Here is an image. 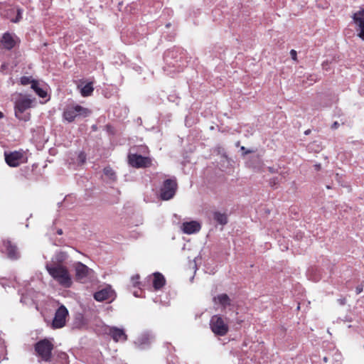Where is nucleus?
Masks as SVG:
<instances>
[{
	"label": "nucleus",
	"mask_w": 364,
	"mask_h": 364,
	"mask_svg": "<svg viewBox=\"0 0 364 364\" xmlns=\"http://www.w3.org/2000/svg\"><path fill=\"white\" fill-rule=\"evenodd\" d=\"M52 340L53 339L43 338L34 344L36 355L43 361L50 362L51 360L52 351L54 348Z\"/></svg>",
	"instance_id": "f03ea898"
},
{
	"label": "nucleus",
	"mask_w": 364,
	"mask_h": 364,
	"mask_svg": "<svg viewBox=\"0 0 364 364\" xmlns=\"http://www.w3.org/2000/svg\"><path fill=\"white\" fill-rule=\"evenodd\" d=\"M241 149H242V150H244V149H245V147H244V146H242V147H241Z\"/></svg>",
	"instance_id": "ea45409f"
},
{
	"label": "nucleus",
	"mask_w": 364,
	"mask_h": 364,
	"mask_svg": "<svg viewBox=\"0 0 364 364\" xmlns=\"http://www.w3.org/2000/svg\"><path fill=\"white\" fill-rule=\"evenodd\" d=\"M20 18H21V10L18 9L17 16H16V20L14 21V22H17Z\"/></svg>",
	"instance_id": "473e14b6"
},
{
	"label": "nucleus",
	"mask_w": 364,
	"mask_h": 364,
	"mask_svg": "<svg viewBox=\"0 0 364 364\" xmlns=\"http://www.w3.org/2000/svg\"><path fill=\"white\" fill-rule=\"evenodd\" d=\"M153 287L155 289L158 290L163 287L165 284L166 280L164 277L159 272H155L153 274Z\"/></svg>",
	"instance_id": "6ab92c4d"
},
{
	"label": "nucleus",
	"mask_w": 364,
	"mask_h": 364,
	"mask_svg": "<svg viewBox=\"0 0 364 364\" xmlns=\"http://www.w3.org/2000/svg\"><path fill=\"white\" fill-rule=\"evenodd\" d=\"M282 176H279L272 178L269 181V184L272 187H274L275 186H277L282 181Z\"/></svg>",
	"instance_id": "393cba45"
},
{
	"label": "nucleus",
	"mask_w": 364,
	"mask_h": 364,
	"mask_svg": "<svg viewBox=\"0 0 364 364\" xmlns=\"http://www.w3.org/2000/svg\"><path fill=\"white\" fill-rule=\"evenodd\" d=\"M0 284H2V285H4L3 282H0Z\"/></svg>",
	"instance_id": "a19ab883"
},
{
	"label": "nucleus",
	"mask_w": 364,
	"mask_h": 364,
	"mask_svg": "<svg viewBox=\"0 0 364 364\" xmlns=\"http://www.w3.org/2000/svg\"><path fill=\"white\" fill-rule=\"evenodd\" d=\"M108 334L115 342L125 341L127 339V336L122 328L109 327Z\"/></svg>",
	"instance_id": "dca6fc26"
},
{
	"label": "nucleus",
	"mask_w": 364,
	"mask_h": 364,
	"mask_svg": "<svg viewBox=\"0 0 364 364\" xmlns=\"http://www.w3.org/2000/svg\"><path fill=\"white\" fill-rule=\"evenodd\" d=\"M68 316V310L64 305H60L55 313L52 322L53 328H60L65 325L66 318Z\"/></svg>",
	"instance_id": "0eeeda50"
},
{
	"label": "nucleus",
	"mask_w": 364,
	"mask_h": 364,
	"mask_svg": "<svg viewBox=\"0 0 364 364\" xmlns=\"http://www.w3.org/2000/svg\"><path fill=\"white\" fill-rule=\"evenodd\" d=\"M328 358L327 357H326V356H325V357H323V361H324L325 363H327V362H328Z\"/></svg>",
	"instance_id": "e433bc0d"
},
{
	"label": "nucleus",
	"mask_w": 364,
	"mask_h": 364,
	"mask_svg": "<svg viewBox=\"0 0 364 364\" xmlns=\"http://www.w3.org/2000/svg\"><path fill=\"white\" fill-rule=\"evenodd\" d=\"M68 258V255L65 252H56L52 257L51 260L47 263H53L55 264L63 265V263Z\"/></svg>",
	"instance_id": "a211bd4d"
},
{
	"label": "nucleus",
	"mask_w": 364,
	"mask_h": 364,
	"mask_svg": "<svg viewBox=\"0 0 364 364\" xmlns=\"http://www.w3.org/2000/svg\"><path fill=\"white\" fill-rule=\"evenodd\" d=\"M214 301L215 303L218 302V304H220L223 309H225L231 305L230 299L226 294H221L218 295L216 297H214Z\"/></svg>",
	"instance_id": "aec40b11"
},
{
	"label": "nucleus",
	"mask_w": 364,
	"mask_h": 364,
	"mask_svg": "<svg viewBox=\"0 0 364 364\" xmlns=\"http://www.w3.org/2000/svg\"><path fill=\"white\" fill-rule=\"evenodd\" d=\"M268 169H269V172H271V173L275 172V170L273 167H268Z\"/></svg>",
	"instance_id": "f704fd0d"
},
{
	"label": "nucleus",
	"mask_w": 364,
	"mask_h": 364,
	"mask_svg": "<svg viewBox=\"0 0 364 364\" xmlns=\"http://www.w3.org/2000/svg\"><path fill=\"white\" fill-rule=\"evenodd\" d=\"M353 19L356 25L358 36L364 41V9H360L354 13Z\"/></svg>",
	"instance_id": "f8f14e48"
},
{
	"label": "nucleus",
	"mask_w": 364,
	"mask_h": 364,
	"mask_svg": "<svg viewBox=\"0 0 364 364\" xmlns=\"http://www.w3.org/2000/svg\"><path fill=\"white\" fill-rule=\"evenodd\" d=\"M57 233H58V235H62V234H63V230H62V229H58V230H57Z\"/></svg>",
	"instance_id": "c9c22d12"
},
{
	"label": "nucleus",
	"mask_w": 364,
	"mask_h": 364,
	"mask_svg": "<svg viewBox=\"0 0 364 364\" xmlns=\"http://www.w3.org/2000/svg\"><path fill=\"white\" fill-rule=\"evenodd\" d=\"M86 161V155L84 152H80L77 156V161L80 164H83Z\"/></svg>",
	"instance_id": "bb28decb"
},
{
	"label": "nucleus",
	"mask_w": 364,
	"mask_h": 364,
	"mask_svg": "<svg viewBox=\"0 0 364 364\" xmlns=\"http://www.w3.org/2000/svg\"><path fill=\"white\" fill-rule=\"evenodd\" d=\"M33 100L29 96L19 95L18 97L15 100V115L16 117L25 122L30 118L28 114L24 112L31 107Z\"/></svg>",
	"instance_id": "7ed1b4c3"
},
{
	"label": "nucleus",
	"mask_w": 364,
	"mask_h": 364,
	"mask_svg": "<svg viewBox=\"0 0 364 364\" xmlns=\"http://www.w3.org/2000/svg\"><path fill=\"white\" fill-rule=\"evenodd\" d=\"M210 328L213 333L219 336L227 334L229 330L228 322L220 315H213L210 320Z\"/></svg>",
	"instance_id": "39448f33"
},
{
	"label": "nucleus",
	"mask_w": 364,
	"mask_h": 364,
	"mask_svg": "<svg viewBox=\"0 0 364 364\" xmlns=\"http://www.w3.org/2000/svg\"><path fill=\"white\" fill-rule=\"evenodd\" d=\"M21 302L23 304H28V302L27 301V297L24 295H22L21 299Z\"/></svg>",
	"instance_id": "2f4dec72"
},
{
	"label": "nucleus",
	"mask_w": 364,
	"mask_h": 364,
	"mask_svg": "<svg viewBox=\"0 0 364 364\" xmlns=\"http://www.w3.org/2000/svg\"><path fill=\"white\" fill-rule=\"evenodd\" d=\"M114 298V291L112 289L111 286L109 285L94 294V299L97 301H104L108 299L112 301Z\"/></svg>",
	"instance_id": "ddd939ff"
},
{
	"label": "nucleus",
	"mask_w": 364,
	"mask_h": 364,
	"mask_svg": "<svg viewBox=\"0 0 364 364\" xmlns=\"http://www.w3.org/2000/svg\"><path fill=\"white\" fill-rule=\"evenodd\" d=\"M129 164L134 168H146L151 165V159L137 154H130L128 156Z\"/></svg>",
	"instance_id": "6e6552de"
},
{
	"label": "nucleus",
	"mask_w": 364,
	"mask_h": 364,
	"mask_svg": "<svg viewBox=\"0 0 364 364\" xmlns=\"http://www.w3.org/2000/svg\"><path fill=\"white\" fill-rule=\"evenodd\" d=\"M213 219L218 224L225 225L228 223V216L225 213H220L219 211H215L213 213Z\"/></svg>",
	"instance_id": "412c9836"
},
{
	"label": "nucleus",
	"mask_w": 364,
	"mask_h": 364,
	"mask_svg": "<svg viewBox=\"0 0 364 364\" xmlns=\"http://www.w3.org/2000/svg\"><path fill=\"white\" fill-rule=\"evenodd\" d=\"M1 251L6 254L7 257L12 260L18 259L20 257V252L16 245L9 240H4Z\"/></svg>",
	"instance_id": "1a4fd4ad"
},
{
	"label": "nucleus",
	"mask_w": 364,
	"mask_h": 364,
	"mask_svg": "<svg viewBox=\"0 0 364 364\" xmlns=\"http://www.w3.org/2000/svg\"><path fill=\"white\" fill-rule=\"evenodd\" d=\"M103 171L105 176L109 180L114 181L116 179L115 172L110 167H105Z\"/></svg>",
	"instance_id": "b1692460"
},
{
	"label": "nucleus",
	"mask_w": 364,
	"mask_h": 364,
	"mask_svg": "<svg viewBox=\"0 0 364 364\" xmlns=\"http://www.w3.org/2000/svg\"><path fill=\"white\" fill-rule=\"evenodd\" d=\"M181 229L186 234H193L200 230V225L196 221L186 222L182 224Z\"/></svg>",
	"instance_id": "f3484780"
},
{
	"label": "nucleus",
	"mask_w": 364,
	"mask_h": 364,
	"mask_svg": "<svg viewBox=\"0 0 364 364\" xmlns=\"http://www.w3.org/2000/svg\"><path fill=\"white\" fill-rule=\"evenodd\" d=\"M338 125H339V124H338V122H335L332 124L331 127H332V129H336V128H338Z\"/></svg>",
	"instance_id": "72a5a7b5"
},
{
	"label": "nucleus",
	"mask_w": 364,
	"mask_h": 364,
	"mask_svg": "<svg viewBox=\"0 0 364 364\" xmlns=\"http://www.w3.org/2000/svg\"><path fill=\"white\" fill-rule=\"evenodd\" d=\"M33 81V80H31V77L26 76L21 77L20 80L21 84L23 85H27L30 83L32 85Z\"/></svg>",
	"instance_id": "a878e982"
},
{
	"label": "nucleus",
	"mask_w": 364,
	"mask_h": 364,
	"mask_svg": "<svg viewBox=\"0 0 364 364\" xmlns=\"http://www.w3.org/2000/svg\"><path fill=\"white\" fill-rule=\"evenodd\" d=\"M75 277L79 281H85L87 278L90 277L93 271L85 264L80 262H77L75 264Z\"/></svg>",
	"instance_id": "9d476101"
},
{
	"label": "nucleus",
	"mask_w": 364,
	"mask_h": 364,
	"mask_svg": "<svg viewBox=\"0 0 364 364\" xmlns=\"http://www.w3.org/2000/svg\"><path fill=\"white\" fill-rule=\"evenodd\" d=\"M290 55L292 58V59L296 60V52L294 50H291Z\"/></svg>",
	"instance_id": "7c9ffc66"
},
{
	"label": "nucleus",
	"mask_w": 364,
	"mask_h": 364,
	"mask_svg": "<svg viewBox=\"0 0 364 364\" xmlns=\"http://www.w3.org/2000/svg\"><path fill=\"white\" fill-rule=\"evenodd\" d=\"M154 340V336L149 333H144L134 341V345L140 350L149 348Z\"/></svg>",
	"instance_id": "2eb2a0df"
},
{
	"label": "nucleus",
	"mask_w": 364,
	"mask_h": 364,
	"mask_svg": "<svg viewBox=\"0 0 364 364\" xmlns=\"http://www.w3.org/2000/svg\"><path fill=\"white\" fill-rule=\"evenodd\" d=\"M173 51H167V52H166L165 53V56H164L165 60L168 61V58L173 57Z\"/></svg>",
	"instance_id": "c85d7f7f"
},
{
	"label": "nucleus",
	"mask_w": 364,
	"mask_h": 364,
	"mask_svg": "<svg viewBox=\"0 0 364 364\" xmlns=\"http://www.w3.org/2000/svg\"><path fill=\"white\" fill-rule=\"evenodd\" d=\"M91 112L86 107L79 105H69L63 112V117L68 122H73L77 117H86Z\"/></svg>",
	"instance_id": "20e7f679"
},
{
	"label": "nucleus",
	"mask_w": 364,
	"mask_h": 364,
	"mask_svg": "<svg viewBox=\"0 0 364 364\" xmlns=\"http://www.w3.org/2000/svg\"><path fill=\"white\" fill-rule=\"evenodd\" d=\"M139 279V275H136V276H134L132 277V284L134 287L137 286V284L139 283V281H138Z\"/></svg>",
	"instance_id": "cd10ccee"
},
{
	"label": "nucleus",
	"mask_w": 364,
	"mask_h": 364,
	"mask_svg": "<svg viewBox=\"0 0 364 364\" xmlns=\"http://www.w3.org/2000/svg\"><path fill=\"white\" fill-rule=\"evenodd\" d=\"M18 41V38L15 34L6 32L3 34L0 41L1 47L6 50H11L15 47Z\"/></svg>",
	"instance_id": "4468645a"
},
{
	"label": "nucleus",
	"mask_w": 364,
	"mask_h": 364,
	"mask_svg": "<svg viewBox=\"0 0 364 364\" xmlns=\"http://www.w3.org/2000/svg\"><path fill=\"white\" fill-rule=\"evenodd\" d=\"M363 284H359L355 288L356 294H360L363 291Z\"/></svg>",
	"instance_id": "c756f323"
},
{
	"label": "nucleus",
	"mask_w": 364,
	"mask_h": 364,
	"mask_svg": "<svg viewBox=\"0 0 364 364\" xmlns=\"http://www.w3.org/2000/svg\"><path fill=\"white\" fill-rule=\"evenodd\" d=\"M309 133V130L305 132V134H308Z\"/></svg>",
	"instance_id": "58836bf2"
},
{
	"label": "nucleus",
	"mask_w": 364,
	"mask_h": 364,
	"mask_svg": "<svg viewBox=\"0 0 364 364\" xmlns=\"http://www.w3.org/2000/svg\"><path fill=\"white\" fill-rule=\"evenodd\" d=\"M177 189V183L175 178L166 179L160 190V198L163 200H168L173 198Z\"/></svg>",
	"instance_id": "423d86ee"
},
{
	"label": "nucleus",
	"mask_w": 364,
	"mask_h": 364,
	"mask_svg": "<svg viewBox=\"0 0 364 364\" xmlns=\"http://www.w3.org/2000/svg\"><path fill=\"white\" fill-rule=\"evenodd\" d=\"M4 117V114L0 112V119H2Z\"/></svg>",
	"instance_id": "4c0bfd02"
},
{
	"label": "nucleus",
	"mask_w": 364,
	"mask_h": 364,
	"mask_svg": "<svg viewBox=\"0 0 364 364\" xmlns=\"http://www.w3.org/2000/svg\"><path fill=\"white\" fill-rule=\"evenodd\" d=\"M31 88L39 97L42 98L45 97L47 95L46 92L38 86V83L37 81L32 82Z\"/></svg>",
	"instance_id": "5701e85b"
},
{
	"label": "nucleus",
	"mask_w": 364,
	"mask_h": 364,
	"mask_svg": "<svg viewBox=\"0 0 364 364\" xmlns=\"http://www.w3.org/2000/svg\"><path fill=\"white\" fill-rule=\"evenodd\" d=\"M4 156L6 164L11 167H17L23 163V154L21 151L5 152Z\"/></svg>",
	"instance_id": "9b49d317"
},
{
	"label": "nucleus",
	"mask_w": 364,
	"mask_h": 364,
	"mask_svg": "<svg viewBox=\"0 0 364 364\" xmlns=\"http://www.w3.org/2000/svg\"><path fill=\"white\" fill-rule=\"evenodd\" d=\"M46 269L49 275L61 287L69 288L72 286V277L66 266L46 263Z\"/></svg>",
	"instance_id": "f257e3e1"
},
{
	"label": "nucleus",
	"mask_w": 364,
	"mask_h": 364,
	"mask_svg": "<svg viewBox=\"0 0 364 364\" xmlns=\"http://www.w3.org/2000/svg\"><path fill=\"white\" fill-rule=\"evenodd\" d=\"M93 90H94V88H93L92 82H88L81 88L80 93H81L82 96L87 97V96L91 95Z\"/></svg>",
	"instance_id": "4be33fe9"
}]
</instances>
